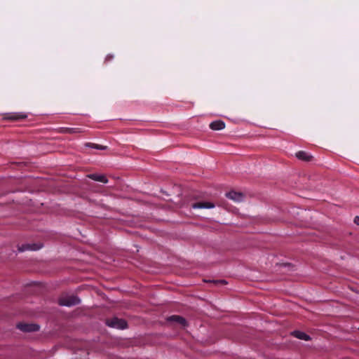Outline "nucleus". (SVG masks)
Here are the masks:
<instances>
[{
  "mask_svg": "<svg viewBox=\"0 0 359 359\" xmlns=\"http://www.w3.org/2000/svg\"><path fill=\"white\" fill-rule=\"evenodd\" d=\"M17 327L25 332H36L39 330V325L33 323H18Z\"/></svg>",
  "mask_w": 359,
  "mask_h": 359,
  "instance_id": "nucleus-3",
  "label": "nucleus"
},
{
  "mask_svg": "<svg viewBox=\"0 0 359 359\" xmlns=\"http://www.w3.org/2000/svg\"><path fill=\"white\" fill-rule=\"evenodd\" d=\"M292 334L297 339L302 340L309 341L310 339V337L308 334L301 331H294Z\"/></svg>",
  "mask_w": 359,
  "mask_h": 359,
  "instance_id": "nucleus-11",
  "label": "nucleus"
},
{
  "mask_svg": "<svg viewBox=\"0 0 359 359\" xmlns=\"http://www.w3.org/2000/svg\"><path fill=\"white\" fill-rule=\"evenodd\" d=\"M354 222L357 224V225H359V217L357 216L355 217L354 219Z\"/></svg>",
  "mask_w": 359,
  "mask_h": 359,
  "instance_id": "nucleus-15",
  "label": "nucleus"
},
{
  "mask_svg": "<svg viewBox=\"0 0 359 359\" xmlns=\"http://www.w3.org/2000/svg\"><path fill=\"white\" fill-rule=\"evenodd\" d=\"M80 302V299L75 295L63 296L59 299V304L63 306H72L79 304Z\"/></svg>",
  "mask_w": 359,
  "mask_h": 359,
  "instance_id": "nucleus-1",
  "label": "nucleus"
},
{
  "mask_svg": "<svg viewBox=\"0 0 359 359\" xmlns=\"http://www.w3.org/2000/svg\"><path fill=\"white\" fill-rule=\"evenodd\" d=\"M295 156L298 159L306 162L311 161L313 159V156L310 154L304 151L297 152Z\"/></svg>",
  "mask_w": 359,
  "mask_h": 359,
  "instance_id": "nucleus-9",
  "label": "nucleus"
},
{
  "mask_svg": "<svg viewBox=\"0 0 359 359\" xmlns=\"http://www.w3.org/2000/svg\"><path fill=\"white\" fill-rule=\"evenodd\" d=\"M69 130L70 133L79 132V129H77V128H69Z\"/></svg>",
  "mask_w": 359,
  "mask_h": 359,
  "instance_id": "nucleus-14",
  "label": "nucleus"
},
{
  "mask_svg": "<svg viewBox=\"0 0 359 359\" xmlns=\"http://www.w3.org/2000/svg\"><path fill=\"white\" fill-rule=\"evenodd\" d=\"M226 198L233 201L234 202L239 203L243 201L244 195L241 192L231 191L226 194Z\"/></svg>",
  "mask_w": 359,
  "mask_h": 359,
  "instance_id": "nucleus-4",
  "label": "nucleus"
},
{
  "mask_svg": "<svg viewBox=\"0 0 359 359\" xmlns=\"http://www.w3.org/2000/svg\"><path fill=\"white\" fill-rule=\"evenodd\" d=\"M210 282H213L215 283H221V284H226L227 283V282L225 280H211Z\"/></svg>",
  "mask_w": 359,
  "mask_h": 359,
  "instance_id": "nucleus-13",
  "label": "nucleus"
},
{
  "mask_svg": "<svg viewBox=\"0 0 359 359\" xmlns=\"http://www.w3.org/2000/svg\"><path fill=\"white\" fill-rule=\"evenodd\" d=\"M215 204L211 202H198L191 205L194 209H211L215 208Z\"/></svg>",
  "mask_w": 359,
  "mask_h": 359,
  "instance_id": "nucleus-6",
  "label": "nucleus"
},
{
  "mask_svg": "<svg viewBox=\"0 0 359 359\" xmlns=\"http://www.w3.org/2000/svg\"><path fill=\"white\" fill-rule=\"evenodd\" d=\"M42 248L41 245L38 244H25L19 246L18 250L20 252H24L26 250H38Z\"/></svg>",
  "mask_w": 359,
  "mask_h": 359,
  "instance_id": "nucleus-5",
  "label": "nucleus"
},
{
  "mask_svg": "<svg viewBox=\"0 0 359 359\" xmlns=\"http://www.w3.org/2000/svg\"><path fill=\"white\" fill-rule=\"evenodd\" d=\"M86 147L92 148V149H100V150H104L107 149V147H105V146L97 144L95 143H86Z\"/></svg>",
  "mask_w": 359,
  "mask_h": 359,
  "instance_id": "nucleus-12",
  "label": "nucleus"
},
{
  "mask_svg": "<svg viewBox=\"0 0 359 359\" xmlns=\"http://www.w3.org/2000/svg\"><path fill=\"white\" fill-rule=\"evenodd\" d=\"M168 321L179 323L183 327H186V325H187V321H186L185 318H184L183 317H181L180 316H176V315L171 316L168 318Z\"/></svg>",
  "mask_w": 359,
  "mask_h": 359,
  "instance_id": "nucleus-8",
  "label": "nucleus"
},
{
  "mask_svg": "<svg viewBox=\"0 0 359 359\" xmlns=\"http://www.w3.org/2000/svg\"><path fill=\"white\" fill-rule=\"evenodd\" d=\"M88 177L94 181L102 182L104 184H107L108 182L107 177L104 175L93 173L88 175Z\"/></svg>",
  "mask_w": 359,
  "mask_h": 359,
  "instance_id": "nucleus-7",
  "label": "nucleus"
},
{
  "mask_svg": "<svg viewBox=\"0 0 359 359\" xmlns=\"http://www.w3.org/2000/svg\"><path fill=\"white\" fill-rule=\"evenodd\" d=\"M210 128L213 130H220L225 128V123L221 120L215 121L210 123Z\"/></svg>",
  "mask_w": 359,
  "mask_h": 359,
  "instance_id": "nucleus-10",
  "label": "nucleus"
},
{
  "mask_svg": "<svg viewBox=\"0 0 359 359\" xmlns=\"http://www.w3.org/2000/svg\"><path fill=\"white\" fill-rule=\"evenodd\" d=\"M106 323L109 327L113 328L123 330L127 327L126 321L118 318H113L111 319L107 320Z\"/></svg>",
  "mask_w": 359,
  "mask_h": 359,
  "instance_id": "nucleus-2",
  "label": "nucleus"
}]
</instances>
